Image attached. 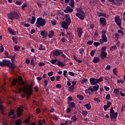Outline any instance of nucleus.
Returning <instances> with one entry per match:
<instances>
[{
  "label": "nucleus",
  "mask_w": 125,
  "mask_h": 125,
  "mask_svg": "<svg viewBox=\"0 0 125 125\" xmlns=\"http://www.w3.org/2000/svg\"><path fill=\"white\" fill-rule=\"evenodd\" d=\"M10 34L12 36H15L16 35V32L14 30H12Z\"/></svg>",
  "instance_id": "59"
},
{
  "label": "nucleus",
  "mask_w": 125,
  "mask_h": 125,
  "mask_svg": "<svg viewBox=\"0 0 125 125\" xmlns=\"http://www.w3.org/2000/svg\"><path fill=\"white\" fill-rule=\"evenodd\" d=\"M40 35L42 37V39H45L47 37V32L44 30H42L41 31Z\"/></svg>",
  "instance_id": "15"
},
{
  "label": "nucleus",
  "mask_w": 125,
  "mask_h": 125,
  "mask_svg": "<svg viewBox=\"0 0 125 125\" xmlns=\"http://www.w3.org/2000/svg\"><path fill=\"white\" fill-rule=\"evenodd\" d=\"M39 50H45V47L42 44L39 45Z\"/></svg>",
  "instance_id": "28"
},
{
  "label": "nucleus",
  "mask_w": 125,
  "mask_h": 125,
  "mask_svg": "<svg viewBox=\"0 0 125 125\" xmlns=\"http://www.w3.org/2000/svg\"><path fill=\"white\" fill-rule=\"evenodd\" d=\"M114 4H115V5H117L118 6H121V5H122L123 4V3H122V2H114Z\"/></svg>",
  "instance_id": "48"
},
{
  "label": "nucleus",
  "mask_w": 125,
  "mask_h": 125,
  "mask_svg": "<svg viewBox=\"0 0 125 125\" xmlns=\"http://www.w3.org/2000/svg\"><path fill=\"white\" fill-rule=\"evenodd\" d=\"M73 58H74V59L75 60L76 62H78V63H82L83 62V61H82V60L78 59V58H77L75 56H74Z\"/></svg>",
  "instance_id": "32"
},
{
  "label": "nucleus",
  "mask_w": 125,
  "mask_h": 125,
  "mask_svg": "<svg viewBox=\"0 0 125 125\" xmlns=\"http://www.w3.org/2000/svg\"><path fill=\"white\" fill-rule=\"evenodd\" d=\"M36 27H37V28H41V26L43 27V26L46 24V21L44 19L38 18L36 21Z\"/></svg>",
  "instance_id": "5"
},
{
  "label": "nucleus",
  "mask_w": 125,
  "mask_h": 125,
  "mask_svg": "<svg viewBox=\"0 0 125 125\" xmlns=\"http://www.w3.org/2000/svg\"><path fill=\"white\" fill-rule=\"evenodd\" d=\"M68 104H69V106L70 108H74L76 105V104L75 103L71 102H70L69 101L67 102Z\"/></svg>",
  "instance_id": "20"
},
{
  "label": "nucleus",
  "mask_w": 125,
  "mask_h": 125,
  "mask_svg": "<svg viewBox=\"0 0 125 125\" xmlns=\"http://www.w3.org/2000/svg\"><path fill=\"white\" fill-rule=\"evenodd\" d=\"M115 40H118L119 39V37H120V34L119 33H115Z\"/></svg>",
  "instance_id": "63"
},
{
  "label": "nucleus",
  "mask_w": 125,
  "mask_h": 125,
  "mask_svg": "<svg viewBox=\"0 0 125 125\" xmlns=\"http://www.w3.org/2000/svg\"><path fill=\"white\" fill-rule=\"evenodd\" d=\"M67 71L66 70H64L63 72V75L64 77V78H67L68 77V74H67Z\"/></svg>",
  "instance_id": "43"
},
{
  "label": "nucleus",
  "mask_w": 125,
  "mask_h": 125,
  "mask_svg": "<svg viewBox=\"0 0 125 125\" xmlns=\"http://www.w3.org/2000/svg\"><path fill=\"white\" fill-rule=\"evenodd\" d=\"M89 82L91 85H95L97 83H98L97 82V79L96 78H90Z\"/></svg>",
  "instance_id": "11"
},
{
  "label": "nucleus",
  "mask_w": 125,
  "mask_h": 125,
  "mask_svg": "<svg viewBox=\"0 0 125 125\" xmlns=\"http://www.w3.org/2000/svg\"><path fill=\"white\" fill-rule=\"evenodd\" d=\"M14 49L16 51H19V50H20V47L17 46H15Z\"/></svg>",
  "instance_id": "52"
},
{
  "label": "nucleus",
  "mask_w": 125,
  "mask_h": 125,
  "mask_svg": "<svg viewBox=\"0 0 125 125\" xmlns=\"http://www.w3.org/2000/svg\"><path fill=\"white\" fill-rule=\"evenodd\" d=\"M100 24L102 25V26H106L107 25V21H106V19L104 18H100Z\"/></svg>",
  "instance_id": "12"
},
{
  "label": "nucleus",
  "mask_w": 125,
  "mask_h": 125,
  "mask_svg": "<svg viewBox=\"0 0 125 125\" xmlns=\"http://www.w3.org/2000/svg\"><path fill=\"white\" fill-rule=\"evenodd\" d=\"M21 124V120H20V119H19L16 121V125H20Z\"/></svg>",
  "instance_id": "51"
},
{
  "label": "nucleus",
  "mask_w": 125,
  "mask_h": 125,
  "mask_svg": "<svg viewBox=\"0 0 125 125\" xmlns=\"http://www.w3.org/2000/svg\"><path fill=\"white\" fill-rule=\"evenodd\" d=\"M114 21L116 23L117 25L121 28L122 27V20L121 18H120V16H117L116 17H114Z\"/></svg>",
  "instance_id": "7"
},
{
  "label": "nucleus",
  "mask_w": 125,
  "mask_h": 125,
  "mask_svg": "<svg viewBox=\"0 0 125 125\" xmlns=\"http://www.w3.org/2000/svg\"><path fill=\"white\" fill-rule=\"evenodd\" d=\"M117 83H125V81H124V80H122V79H119L118 80H117Z\"/></svg>",
  "instance_id": "47"
},
{
  "label": "nucleus",
  "mask_w": 125,
  "mask_h": 125,
  "mask_svg": "<svg viewBox=\"0 0 125 125\" xmlns=\"http://www.w3.org/2000/svg\"><path fill=\"white\" fill-rule=\"evenodd\" d=\"M64 18L65 19V21H63L62 22V27L65 29V30H68V28H69V25L71 24L72 21L71 20V17L69 14H65L64 16Z\"/></svg>",
  "instance_id": "1"
},
{
  "label": "nucleus",
  "mask_w": 125,
  "mask_h": 125,
  "mask_svg": "<svg viewBox=\"0 0 125 125\" xmlns=\"http://www.w3.org/2000/svg\"><path fill=\"white\" fill-rule=\"evenodd\" d=\"M98 33H99L98 30H96L93 36L94 39H96V38H97V36H98Z\"/></svg>",
  "instance_id": "36"
},
{
  "label": "nucleus",
  "mask_w": 125,
  "mask_h": 125,
  "mask_svg": "<svg viewBox=\"0 0 125 125\" xmlns=\"http://www.w3.org/2000/svg\"><path fill=\"white\" fill-rule=\"evenodd\" d=\"M73 9L71 8L70 6H67L66 9L64 10L65 13H69L70 12V13L73 12Z\"/></svg>",
  "instance_id": "16"
},
{
  "label": "nucleus",
  "mask_w": 125,
  "mask_h": 125,
  "mask_svg": "<svg viewBox=\"0 0 125 125\" xmlns=\"http://www.w3.org/2000/svg\"><path fill=\"white\" fill-rule=\"evenodd\" d=\"M30 119H31L30 116H28V117H27V118H26L25 120H24L23 123L24 124L29 123Z\"/></svg>",
  "instance_id": "24"
},
{
  "label": "nucleus",
  "mask_w": 125,
  "mask_h": 125,
  "mask_svg": "<svg viewBox=\"0 0 125 125\" xmlns=\"http://www.w3.org/2000/svg\"><path fill=\"white\" fill-rule=\"evenodd\" d=\"M97 82L98 83H101V82H103V78H102V77H100L99 79H97Z\"/></svg>",
  "instance_id": "40"
},
{
  "label": "nucleus",
  "mask_w": 125,
  "mask_h": 125,
  "mask_svg": "<svg viewBox=\"0 0 125 125\" xmlns=\"http://www.w3.org/2000/svg\"><path fill=\"white\" fill-rule=\"evenodd\" d=\"M93 45L96 47H97V46H99V45H100V43H99V42H94L93 43Z\"/></svg>",
  "instance_id": "41"
},
{
  "label": "nucleus",
  "mask_w": 125,
  "mask_h": 125,
  "mask_svg": "<svg viewBox=\"0 0 125 125\" xmlns=\"http://www.w3.org/2000/svg\"><path fill=\"white\" fill-rule=\"evenodd\" d=\"M35 22H36V17L33 16L31 18V24H35Z\"/></svg>",
  "instance_id": "33"
},
{
  "label": "nucleus",
  "mask_w": 125,
  "mask_h": 125,
  "mask_svg": "<svg viewBox=\"0 0 125 125\" xmlns=\"http://www.w3.org/2000/svg\"><path fill=\"white\" fill-rule=\"evenodd\" d=\"M53 36H54V31H51L49 33L48 38L51 39V38L53 37Z\"/></svg>",
  "instance_id": "26"
},
{
  "label": "nucleus",
  "mask_w": 125,
  "mask_h": 125,
  "mask_svg": "<svg viewBox=\"0 0 125 125\" xmlns=\"http://www.w3.org/2000/svg\"><path fill=\"white\" fill-rule=\"evenodd\" d=\"M72 123H73L72 121L68 120V121H65V122L64 123L66 124H67V125H71Z\"/></svg>",
  "instance_id": "45"
},
{
  "label": "nucleus",
  "mask_w": 125,
  "mask_h": 125,
  "mask_svg": "<svg viewBox=\"0 0 125 125\" xmlns=\"http://www.w3.org/2000/svg\"><path fill=\"white\" fill-rule=\"evenodd\" d=\"M58 62V59H53L50 61L51 64H55V63H56V62Z\"/></svg>",
  "instance_id": "34"
},
{
  "label": "nucleus",
  "mask_w": 125,
  "mask_h": 125,
  "mask_svg": "<svg viewBox=\"0 0 125 125\" xmlns=\"http://www.w3.org/2000/svg\"><path fill=\"white\" fill-rule=\"evenodd\" d=\"M62 53H63V50H62L57 49L53 51V55H54V56H55L56 57L60 56V55H61Z\"/></svg>",
  "instance_id": "9"
},
{
  "label": "nucleus",
  "mask_w": 125,
  "mask_h": 125,
  "mask_svg": "<svg viewBox=\"0 0 125 125\" xmlns=\"http://www.w3.org/2000/svg\"><path fill=\"white\" fill-rule=\"evenodd\" d=\"M93 89L94 90V91H97V90L99 89V85L96 84L94 85L93 86Z\"/></svg>",
  "instance_id": "25"
},
{
  "label": "nucleus",
  "mask_w": 125,
  "mask_h": 125,
  "mask_svg": "<svg viewBox=\"0 0 125 125\" xmlns=\"http://www.w3.org/2000/svg\"><path fill=\"white\" fill-rule=\"evenodd\" d=\"M48 83V82L47 81V80H45L44 81V87H45L46 86H47Z\"/></svg>",
  "instance_id": "54"
},
{
  "label": "nucleus",
  "mask_w": 125,
  "mask_h": 125,
  "mask_svg": "<svg viewBox=\"0 0 125 125\" xmlns=\"http://www.w3.org/2000/svg\"><path fill=\"white\" fill-rule=\"evenodd\" d=\"M77 97L78 98V99H80V100H83V96L82 95L78 94L77 95Z\"/></svg>",
  "instance_id": "31"
},
{
  "label": "nucleus",
  "mask_w": 125,
  "mask_h": 125,
  "mask_svg": "<svg viewBox=\"0 0 125 125\" xmlns=\"http://www.w3.org/2000/svg\"><path fill=\"white\" fill-rule=\"evenodd\" d=\"M106 49H107V48H106V47H103L101 48V52H105Z\"/></svg>",
  "instance_id": "56"
},
{
  "label": "nucleus",
  "mask_w": 125,
  "mask_h": 125,
  "mask_svg": "<svg viewBox=\"0 0 125 125\" xmlns=\"http://www.w3.org/2000/svg\"><path fill=\"white\" fill-rule=\"evenodd\" d=\"M56 65H58L59 67H64V66H65V64L60 61H58Z\"/></svg>",
  "instance_id": "21"
},
{
  "label": "nucleus",
  "mask_w": 125,
  "mask_h": 125,
  "mask_svg": "<svg viewBox=\"0 0 125 125\" xmlns=\"http://www.w3.org/2000/svg\"><path fill=\"white\" fill-rule=\"evenodd\" d=\"M3 63H4V67H10V63L11 61L6 60H3Z\"/></svg>",
  "instance_id": "14"
},
{
  "label": "nucleus",
  "mask_w": 125,
  "mask_h": 125,
  "mask_svg": "<svg viewBox=\"0 0 125 125\" xmlns=\"http://www.w3.org/2000/svg\"><path fill=\"white\" fill-rule=\"evenodd\" d=\"M16 3L17 5H21L22 4V2L21 1H16Z\"/></svg>",
  "instance_id": "62"
},
{
  "label": "nucleus",
  "mask_w": 125,
  "mask_h": 125,
  "mask_svg": "<svg viewBox=\"0 0 125 125\" xmlns=\"http://www.w3.org/2000/svg\"><path fill=\"white\" fill-rule=\"evenodd\" d=\"M23 112V110H18L17 111V116L18 117H21L22 112Z\"/></svg>",
  "instance_id": "19"
},
{
  "label": "nucleus",
  "mask_w": 125,
  "mask_h": 125,
  "mask_svg": "<svg viewBox=\"0 0 125 125\" xmlns=\"http://www.w3.org/2000/svg\"><path fill=\"white\" fill-rule=\"evenodd\" d=\"M77 34L78 35V37L81 38L82 37V35H83V29L81 27H77Z\"/></svg>",
  "instance_id": "13"
},
{
  "label": "nucleus",
  "mask_w": 125,
  "mask_h": 125,
  "mask_svg": "<svg viewBox=\"0 0 125 125\" xmlns=\"http://www.w3.org/2000/svg\"><path fill=\"white\" fill-rule=\"evenodd\" d=\"M32 90H33L32 86L24 87L23 89L22 88H20L19 89V93H21L22 91H23L24 93L27 95V98H30L31 94H32Z\"/></svg>",
  "instance_id": "2"
},
{
  "label": "nucleus",
  "mask_w": 125,
  "mask_h": 125,
  "mask_svg": "<svg viewBox=\"0 0 125 125\" xmlns=\"http://www.w3.org/2000/svg\"><path fill=\"white\" fill-rule=\"evenodd\" d=\"M107 52H101V57H102V59H104V58H106L107 57Z\"/></svg>",
  "instance_id": "18"
},
{
  "label": "nucleus",
  "mask_w": 125,
  "mask_h": 125,
  "mask_svg": "<svg viewBox=\"0 0 125 125\" xmlns=\"http://www.w3.org/2000/svg\"><path fill=\"white\" fill-rule=\"evenodd\" d=\"M100 61V58H99V57H94V59L93 60V63H98V62H99Z\"/></svg>",
  "instance_id": "22"
},
{
  "label": "nucleus",
  "mask_w": 125,
  "mask_h": 125,
  "mask_svg": "<svg viewBox=\"0 0 125 125\" xmlns=\"http://www.w3.org/2000/svg\"><path fill=\"white\" fill-rule=\"evenodd\" d=\"M16 83H18V79H14L11 83V85H15V84H16Z\"/></svg>",
  "instance_id": "29"
},
{
  "label": "nucleus",
  "mask_w": 125,
  "mask_h": 125,
  "mask_svg": "<svg viewBox=\"0 0 125 125\" xmlns=\"http://www.w3.org/2000/svg\"><path fill=\"white\" fill-rule=\"evenodd\" d=\"M14 114V110H11V111L9 112V114H8V116L10 117L11 116H12Z\"/></svg>",
  "instance_id": "44"
},
{
  "label": "nucleus",
  "mask_w": 125,
  "mask_h": 125,
  "mask_svg": "<svg viewBox=\"0 0 125 125\" xmlns=\"http://www.w3.org/2000/svg\"><path fill=\"white\" fill-rule=\"evenodd\" d=\"M76 11L77 13L75 14L76 16L78 17L81 20H84L85 18V13L84 11L81 8H77Z\"/></svg>",
  "instance_id": "3"
},
{
  "label": "nucleus",
  "mask_w": 125,
  "mask_h": 125,
  "mask_svg": "<svg viewBox=\"0 0 125 125\" xmlns=\"http://www.w3.org/2000/svg\"><path fill=\"white\" fill-rule=\"evenodd\" d=\"M85 107L87 109V110H90V109H91V104H90V103L86 104H85Z\"/></svg>",
  "instance_id": "23"
},
{
  "label": "nucleus",
  "mask_w": 125,
  "mask_h": 125,
  "mask_svg": "<svg viewBox=\"0 0 125 125\" xmlns=\"http://www.w3.org/2000/svg\"><path fill=\"white\" fill-rule=\"evenodd\" d=\"M117 70H118V69H117V68H115L113 70V73L114 75H115V76H117Z\"/></svg>",
  "instance_id": "57"
},
{
  "label": "nucleus",
  "mask_w": 125,
  "mask_h": 125,
  "mask_svg": "<svg viewBox=\"0 0 125 125\" xmlns=\"http://www.w3.org/2000/svg\"><path fill=\"white\" fill-rule=\"evenodd\" d=\"M88 112L86 110H83V116H86L87 115Z\"/></svg>",
  "instance_id": "61"
},
{
  "label": "nucleus",
  "mask_w": 125,
  "mask_h": 125,
  "mask_svg": "<svg viewBox=\"0 0 125 125\" xmlns=\"http://www.w3.org/2000/svg\"><path fill=\"white\" fill-rule=\"evenodd\" d=\"M93 92H94V90H93V88L91 87V86H89V87L85 90V93H86V94H93Z\"/></svg>",
  "instance_id": "10"
},
{
  "label": "nucleus",
  "mask_w": 125,
  "mask_h": 125,
  "mask_svg": "<svg viewBox=\"0 0 125 125\" xmlns=\"http://www.w3.org/2000/svg\"><path fill=\"white\" fill-rule=\"evenodd\" d=\"M7 16L9 19H10V20H14V19L19 20V19L20 18V16L16 12H10L8 13Z\"/></svg>",
  "instance_id": "4"
},
{
  "label": "nucleus",
  "mask_w": 125,
  "mask_h": 125,
  "mask_svg": "<svg viewBox=\"0 0 125 125\" xmlns=\"http://www.w3.org/2000/svg\"><path fill=\"white\" fill-rule=\"evenodd\" d=\"M79 52L81 54H83V52H84V50L83 49V48H81L79 50Z\"/></svg>",
  "instance_id": "46"
},
{
  "label": "nucleus",
  "mask_w": 125,
  "mask_h": 125,
  "mask_svg": "<svg viewBox=\"0 0 125 125\" xmlns=\"http://www.w3.org/2000/svg\"><path fill=\"white\" fill-rule=\"evenodd\" d=\"M25 7H27V4H23L21 5V9L22 10H25Z\"/></svg>",
  "instance_id": "58"
},
{
  "label": "nucleus",
  "mask_w": 125,
  "mask_h": 125,
  "mask_svg": "<svg viewBox=\"0 0 125 125\" xmlns=\"http://www.w3.org/2000/svg\"><path fill=\"white\" fill-rule=\"evenodd\" d=\"M12 41L13 42H15V43H16V44H17L18 42L17 41V39H16V38L15 37H12Z\"/></svg>",
  "instance_id": "38"
},
{
  "label": "nucleus",
  "mask_w": 125,
  "mask_h": 125,
  "mask_svg": "<svg viewBox=\"0 0 125 125\" xmlns=\"http://www.w3.org/2000/svg\"><path fill=\"white\" fill-rule=\"evenodd\" d=\"M117 32H118V33L120 34V36H124V31H123V30H122L121 29H119L117 31Z\"/></svg>",
  "instance_id": "42"
},
{
  "label": "nucleus",
  "mask_w": 125,
  "mask_h": 125,
  "mask_svg": "<svg viewBox=\"0 0 125 125\" xmlns=\"http://www.w3.org/2000/svg\"><path fill=\"white\" fill-rule=\"evenodd\" d=\"M114 93H116L117 95H119V93H120V90L119 88H115L113 90Z\"/></svg>",
  "instance_id": "30"
},
{
  "label": "nucleus",
  "mask_w": 125,
  "mask_h": 125,
  "mask_svg": "<svg viewBox=\"0 0 125 125\" xmlns=\"http://www.w3.org/2000/svg\"><path fill=\"white\" fill-rule=\"evenodd\" d=\"M87 79H83L81 81V83H85L87 82Z\"/></svg>",
  "instance_id": "55"
},
{
  "label": "nucleus",
  "mask_w": 125,
  "mask_h": 125,
  "mask_svg": "<svg viewBox=\"0 0 125 125\" xmlns=\"http://www.w3.org/2000/svg\"><path fill=\"white\" fill-rule=\"evenodd\" d=\"M48 77H51L52 76H53V72L50 71L48 72Z\"/></svg>",
  "instance_id": "60"
},
{
  "label": "nucleus",
  "mask_w": 125,
  "mask_h": 125,
  "mask_svg": "<svg viewBox=\"0 0 125 125\" xmlns=\"http://www.w3.org/2000/svg\"><path fill=\"white\" fill-rule=\"evenodd\" d=\"M108 42V38L105 34H102V39L100 40L101 44H103L104 42Z\"/></svg>",
  "instance_id": "8"
},
{
  "label": "nucleus",
  "mask_w": 125,
  "mask_h": 125,
  "mask_svg": "<svg viewBox=\"0 0 125 125\" xmlns=\"http://www.w3.org/2000/svg\"><path fill=\"white\" fill-rule=\"evenodd\" d=\"M94 101H96L97 103H100L101 102V100L99 98H96L94 99Z\"/></svg>",
  "instance_id": "53"
},
{
  "label": "nucleus",
  "mask_w": 125,
  "mask_h": 125,
  "mask_svg": "<svg viewBox=\"0 0 125 125\" xmlns=\"http://www.w3.org/2000/svg\"><path fill=\"white\" fill-rule=\"evenodd\" d=\"M110 118L111 120H116L118 116V112L114 111V110H110Z\"/></svg>",
  "instance_id": "6"
},
{
  "label": "nucleus",
  "mask_w": 125,
  "mask_h": 125,
  "mask_svg": "<svg viewBox=\"0 0 125 125\" xmlns=\"http://www.w3.org/2000/svg\"><path fill=\"white\" fill-rule=\"evenodd\" d=\"M71 121H72L73 122H75L76 121H77V117H76V116H73L71 118Z\"/></svg>",
  "instance_id": "39"
},
{
  "label": "nucleus",
  "mask_w": 125,
  "mask_h": 125,
  "mask_svg": "<svg viewBox=\"0 0 125 125\" xmlns=\"http://www.w3.org/2000/svg\"><path fill=\"white\" fill-rule=\"evenodd\" d=\"M111 104H112V103H111L110 101H108L106 105H104V110H107L108 108H110V106H111Z\"/></svg>",
  "instance_id": "17"
},
{
  "label": "nucleus",
  "mask_w": 125,
  "mask_h": 125,
  "mask_svg": "<svg viewBox=\"0 0 125 125\" xmlns=\"http://www.w3.org/2000/svg\"><path fill=\"white\" fill-rule=\"evenodd\" d=\"M1 48L0 49V52L2 53L3 51H4V48H3V45H1L0 46Z\"/></svg>",
  "instance_id": "49"
},
{
  "label": "nucleus",
  "mask_w": 125,
  "mask_h": 125,
  "mask_svg": "<svg viewBox=\"0 0 125 125\" xmlns=\"http://www.w3.org/2000/svg\"><path fill=\"white\" fill-rule=\"evenodd\" d=\"M75 87H74L73 86H71L70 87H68V90L69 91H70V92H73V91H74V88Z\"/></svg>",
  "instance_id": "37"
},
{
  "label": "nucleus",
  "mask_w": 125,
  "mask_h": 125,
  "mask_svg": "<svg viewBox=\"0 0 125 125\" xmlns=\"http://www.w3.org/2000/svg\"><path fill=\"white\" fill-rule=\"evenodd\" d=\"M10 66L12 69H14L15 68V65H14V64L13 63L11 62V63L10 64Z\"/></svg>",
  "instance_id": "64"
},
{
  "label": "nucleus",
  "mask_w": 125,
  "mask_h": 125,
  "mask_svg": "<svg viewBox=\"0 0 125 125\" xmlns=\"http://www.w3.org/2000/svg\"><path fill=\"white\" fill-rule=\"evenodd\" d=\"M116 49H117V46H116V45L112 46L110 48V51H114V50H116Z\"/></svg>",
  "instance_id": "35"
},
{
  "label": "nucleus",
  "mask_w": 125,
  "mask_h": 125,
  "mask_svg": "<svg viewBox=\"0 0 125 125\" xmlns=\"http://www.w3.org/2000/svg\"><path fill=\"white\" fill-rule=\"evenodd\" d=\"M110 98H111V95L109 94H107L105 97V99H106V100H110Z\"/></svg>",
  "instance_id": "50"
},
{
  "label": "nucleus",
  "mask_w": 125,
  "mask_h": 125,
  "mask_svg": "<svg viewBox=\"0 0 125 125\" xmlns=\"http://www.w3.org/2000/svg\"><path fill=\"white\" fill-rule=\"evenodd\" d=\"M69 5H70L71 7H74V6H75V1H74V0H70V2L69 3Z\"/></svg>",
  "instance_id": "27"
}]
</instances>
